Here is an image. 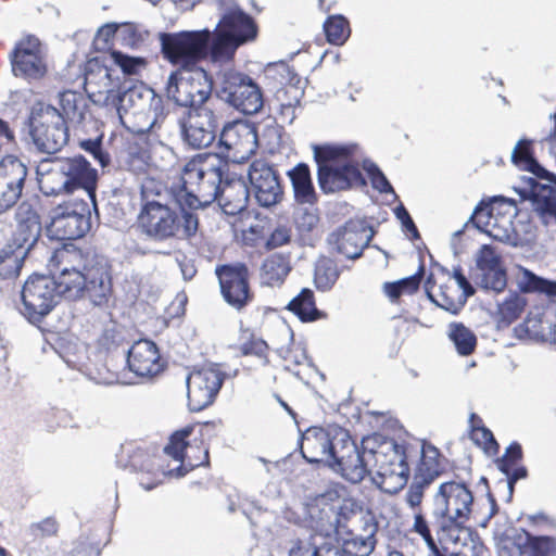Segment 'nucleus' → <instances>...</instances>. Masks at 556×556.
I'll return each mask as SVG.
<instances>
[{"instance_id": "nucleus-1", "label": "nucleus", "mask_w": 556, "mask_h": 556, "mask_svg": "<svg viewBox=\"0 0 556 556\" xmlns=\"http://www.w3.org/2000/svg\"><path fill=\"white\" fill-rule=\"evenodd\" d=\"M362 448L359 451L350 433L340 427L308 428L300 442L301 454L307 463H323L352 483L371 475L372 482L390 494L407 483L409 467L403 445L388 440L376 447V439L366 438Z\"/></svg>"}, {"instance_id": "nucleus-2", "label": "nucleus", "mask_w": 556, "mask_h": 556, "mask_svg": "<svg viewBox=\"0 0 556 556\" xmlns=\"http://www.w3.org/2000/svg\"><path fill=\"white\" fill-rule=\"evenodd\" d=\"M141 207L138 229L153 242L189 240L199 229V218L191 212L169 186L155 179H146L141 185Z\"/></svg>"}, {"instance_id": "nucleus-3", "label": "nucleus", "mask_w": 556, "mask_h": 556, "mask_svg": "<svg viewBox=\"0 0 556 556\" xmlns=\"http://www.w3.org/2000/svg\"><path fill=\"white\" fill-rule=\"evenodd\" d=\"M54 282L59 296L87 298L94 306L105 305L112 294L108 261L94 253H74L73 265L63 267Z\"/></svg>"}, {"instance_id": "nucleus-4", "label": "nucleus", "mask_w": 556, "mask_h": 556, "mask_svg": "<svg viewBox=\"0 0 556 556\" xmlns=\"http://www.w3.org/2000/svg\"><path fill=\"white\" fill-rule=\"evenodd\" d=\"M313 151L318 165V185L324 192L332 193L366 185L356 157L357 144L314 146Z\"/></svg>"}, {"instance_id": "nucleus-5", "label": "nucleus", "mask_w": 556, "mask_h": 556, "mask_svg": "<svg viewBox=\"0 0 556 556\" xmlns=\"http://www.w3.org/2000/svg\"><path fill=\"white\" fill-rule=\"evenodd\" d=\"M226 167L217 156L204 161L193 160L185 165L180 178L169 187L175 191V197L194 212L216 201L223 187Z\"/></svg>"}, {"instance_id": "nucleus-6", "label": "nucleus", "mask_w": 556, "mask_h": 556, "mask_svg": "<svg viewBox=\"0 0 556 556\" xmlns=\"http://www.w3.org/2000/svg\"><path fill=\"white\" fill-rule=\"evenodd\" d=\"M218 1L224 12L212 31L211 59L214 62L230 61L239 47L254 41L257 36L254 20L237 7L233 0Z\"/></svg>"}, {"instance_id": "nucleus-7", "label": "nucleus", "mask_w": 556, "mask_h": 556, "mask_svg": "<svg viewBox=\"0 0 556 556\" xmlns=\"http://www.w3.org/2000/svg\"><path fill=\"white\" fill-rule=\"evenodd\" d=\"M472 505L473 495L465 482L451 480L441 483L433 496L432 510L439 530L445 534L453 528L466 529Z\"/></svg>"}, {"instance_id": "nucleus-8", "label": "nucleus", "mask_w": 556, "mask_h": 556, "mask_svg": "<svg viewBox=\"0 0 556 556\" xmlns=\"http://www.w3.org/2000/svg\"><path fill=\"white\" fill-rule=\"evenodd\" d=\"M161 51L165 60L178 68H193L205 59L211 58L212 31L185 30L179 33H160Z\"/></svg>"}, {"instance_id": "nucleus-9", "label": "nucleus", "mask_w": 556, "mask_h": 556, "mask_svg": "<svg viewBox=\"0 0 556 556\" xmlns=\"http://www.w3.org/2000/svg\"><path fill=\"white\" fill-rule=\"evenodd\" d=\"M165 96L175 105L188 110L205 108L212 90L211 76L202 67L177 68L165 83Z\"/></svg>"}, {"instance_id": "nucleus-10", "label": "nucleus", "mask_w": 556, "mask_h": 556, "mask_svg": "<svg viewBox=\"0 0 556 556\" xmlns=\"http://www.w3.org/2000/svg\"><path fill=\"white\" fill-rule=\"evenodd\" d=\"M28 123L31 141L41 153L55 154L68 142L66 122L60 111L50 104H36Z\"/></svg>"}, {"instance_id": "nucleus-11", "label": "nucleus", "mask_w": 556, "mask_h": 556, "mask_svg": "<svg viewBox=\"0 0 556 556\" xmlns=\"http://www.w3.org/2000/svg\"><path fill=\"white\" fill-rule=\"evenodd\" d=\"M122 118L123 113L131 112L134 115H146L150 127L162 122L167 110L162 96L142 81L117 91L109 108Z\"/></svg>"}, {"instance_id": "nucleus-12", "label": "nucleus", "mask_w": 556, "mask_h": 556, "mask_svg": "<svg viewBox=\"0 0 556 556\" xmlns=\"http://www.w3.org/2000/svg\"><path fill=\"white\" fill-rule=\"evenodd\" d=\"M218 98L237 111L253 115L264 105L263 94L258 85L243 73L226 70L222 73Z\"/></svg>"}, {"instance_id": "nucleus-13", "label": "nucleus", "mask_w": 556, "mask_h": 556, "mask_svg": "<svg viewBox=\"0 0 556 556\" xmlns=\"http://www.w3.org/2000/svg\"><path fill=\"white\" fill-rule=\"evenodd\" d=\"M308 515L312 527L315 532L309 534H320L326 541L332 533L341 534L345 530L346 522L353 515V510L344 503L337 492H328L319 495L314 504L308 507Z\"/></svg>"}, {"instance_id": "nucleus-14", "label": "nucleus", "mask_w": 556, "mask_h": 556, "mask_svg": "<svg viewBox=\"0 0 556 556\" xmlns=\"http://www.w3.org/2000/svg\"><path fill=\"white\" fill-rule=\"evenodd\" d=\"M91 202L71 199L53 208L50 231L59 240H76L91 228Z\"/></svg>"}, {"instance_id": "nucleus-15", "label": "nucleus", "mask_w": 556, "mask_h": 556, "mask_svg": "<svg viewBox=\"0 0 556 556\" xmlns=\"http://www.w3.org/2000/svg\"><path fill=\"white\" fill-rule=\"evenodd\" d=\"M23 315L33 324L40 323L55 306L59 296L54 277L34 275L29 277L21 292Z\"/></svg>"}, {"instance_id": "nucleus-16", "label": "nucleus", "mask_w": 556, "mask_h": 556, "mask_svg": "<svg viewBox=\"0 0 556 556\" xmlns=\"http://www.w3.org/2000/svg\"><path fill=\"white\" fill-rule=\"evenodd\" d=\"M258 140L253 125L245 122L228 123L219 136L220 154L232 163H243L256 152Z\"/></svg>"}, {"instance_id": "nucleus-17", "label": "nucleus", "mask_w": 556, "mask_h": 556, "mask_svg": "<svg viewBox=\"0 0 556 556\" xmlns=\"http://www.w3.org/2000/svg\"><path fill=\"white\" fill-rule=\"evenodd\" d=\"M182 140L190 147L202 149L211 146L219 126V119L208 106L188 110L178 119Z\"/></svg>"}, {"instance_id": "nucleus-18", "label": "nucleus", "mask_w": 556, "mask_h": 556, "mask_svg": "<svg viewBox=\"0 0 556 556\" xmlns=\"http://www.w3.org/2000/svg\"><path fill=\"white\" fill-rule=\"evenodd\" d=\"M16 229L5 244L28 258H36L46 250L45 243L40 242L41 223L38 214L28 203H22L16 211Z\"/></svg>"}, {"instance_id": "nucleus-19", "label": "nucleus", "mask_w": 556, "mask_h": 556, "mask_svg": "<svg viewBox=\"0 0 556 556\" xmlns=\"http://www.w3.org/2000/svg\"><path fill=\"white\" fill-rule=\"evenodd\" d=\"M483 212L484 210L477 208L469 220H473L475 215H478L477 227L480 228V223H483L484 232L491 238L511 247L519 245L520 239L513 223L517 214V207L513 201H495L486 212V219L481 222Z\"/></svg>"}, {"instance_id": "nucleus-20", "label": "nucleus", "mask_w": 556, "mask_h": 556, "mask_svg": "<svg viewBox=\"0 0 556 556\" xmlns=\"http://www.w3.org/2000/svg\"><path fill=\"white\" fill-rule=\"evenodd\" d=\"M225 379L218 365H208L197 369L187 377L188 406L200 412L210 406L218 394Z\"/></svg>"}, {"instance_id": "nucleus-21", "label": "nucleus", "mask_w": 556, "mask_h": 556, "mask_svg": "<svg viewBox=\"0 0 556 556\" xmlns=\"http://www.w3.org/2000/svg\"><path fill=\"white\" fill-rule=\"evenodd\" d=\"M113 70L105 64V58H92L85 71V90L97 105L110 108L112 99L118 91V79L112 77Z\"/></svg>"}, {"instance_id": "nucleus-22", "label": "nucleus", "mask_w": 556, "mask_h": 556, "mask_svg": "<svg viewBox=\"0 0 556 556\" xmlns=\"http://www.w3.org/2000/svg\"><path fill=\"white\" fill-rule=\"evenodd\" d=\"M251 191L261 206L270 207L283 198L278 172L263 160L254 161L248 170Z\"/></svg>"}, {"instance_id": "nucleus-23", "label": "nucleus", "mask_w": 556, "mask_h": 556, "mask_svg": "<svg viewBox=\"0 0 556 556\" xmlns=\"http://www.w3.org/2000/svg\"><path fill=\"white\" fill-rule=\"evenodd\" d=\"M216 276L222 295L228 305L240 311L252 301L249 270L244 264L218 266Z\"/></svg>"}, {"instance_id": "nucleus-24", "label": "nucleus", "mask_w": 556, "mask_h": 556, "mask_svg": "<svg viewBox=\"0 0 556 556\" xmlns=\"http://www.w3.org/2000/svg\"><path fill=\"white\" fill-rule=\"evenodd\" d=\"M12 72L25 79H39L47 72L45 49L35 36L18 41L11 54Z\"/></svg>"}, {"instance_id": "nucleus-25", "label": "nucleus", "mask_w": 556, "mask_h": 556, "mask_svg": "<svg viewBox=\"0 0 556 556\" xmlns=\"http://www.w3.org/2000/svg\"><path fill=\"white\" fill-rule=\"evenodd\" d=\"M476 276L482 289L501 293L507 286V274L501 254L490 244L476 252Z\"/></svg>"}, {"instance_id": "nucleus-26", "label": "nucleus", "mask_w": 556, "mask_h": 556, "mask_svg": "<svg viewBox=\"0 0 556 556\" xmlns=\"http://www.w3.org/2000/svg\"><path fill=\"white\" fill-rule=\"evenodd\" d=\"M371 237L370 231L362 223L351 220L331 232L327 242L332 252L342 254L350 260H356L361 257Z\"/></svg>"}, {"instance_id": "nucleus-27", "label": "nucleus", "mask_w": 556, "mask_h": 556, "mask_svg": "<svg viewBox=\"0 0 556 556\" xmlns=\"http://www.w3.org/2000/svg\"><path fill=\"white\" fill-rule=\"evenodd\" d=\"M27 167L15 157L0 163V215L12 208L22 195Z\"/></svg>"}, {"instance_id": "nucleus-28", "label": "nucleus", "mask_w": 556, "mask_h": 556, "mask_svg": "<svg viewBox=\"0 0 556 556\" xmlns=\"http://www.w3.org/2000/svg\"><path fill=\"white\" fill-rule=\"evenodd\" d=\"M61 167L64 172L65 179L67 180L71 192L75 190H84L92 204L94 211H97L96 203V188L98 174L94 168L90 166V163L81 155L59 159Z\"/></svg>"}, {"instance_id": "nucleus-29", "label": "nucleus", "mask_w": 556, "mask_h": 556, "mask_svg": "<svg viewBox=\"0 0 556 556\" xmlns=\"http://www.w3.org/2000/svg\"><path fill=\"white\" fill-rule=\"evenodd\" d=\"M126 363L131 372L141 378H151L163 370L161 356L156 344L150 340H139L129 350Z\"/></svg>"}, {"instance_id": "nucleus-30", "label": "nucleus", "mask_w": 556, "mask_h": 556, "mask_svg": "<svg viewBox=\"0 0 556 556\" xmlns=\"http://www.w3.org/2000/svg\"><path fill=\"white\" fill-rule=\"evenodd\" d=\"M532 212L545 226H556V186L529 178Z\"/></svg>"}, {"instance_id": "nucleus-31", "label": "nucleus", "mask_w": 556, "mask_h": 556, "mask_svg": "<svg viewBox=\"0 0 556 556\" xmlns=\"http://www.w3.org/2000/svg\"><path fill=\"white\" fill-rule=\"evenodd\" d=\"M39 190L47 197L72 193L58 157L43 159L36 168Z\"/></svg>"}, {"instance_id": "nucleus-32", "label": "nucleus", "mask_w": 556, "mask_h": 556, "mask_svg": "<svg viewBox=\"0 0 556 556\" xmlns=\"http://www.w3.org/2000/svg\"><path fill=\"white\" fill-rule=\"evenodd\" d=\"M376 533L377 525L366 523L361 533L341 531L338 540L348 556H369L377 543Z\"/></svg>"}, {"instance_id": "nucleus-33", "label": "nucleus", "mask_w": 556, "mask_h": 556, "mask_svg": "<svg viewBox=\"0 0 556 556\" xmlns=\"http://www.w3.org/2000/svg\"><path fill=\"white\" fill-rule=\"evenodd\" d=\"M249 195L250 190L247 185L238 179L226 181L216 200L225 214L235 216L247 208Z\"/></svg>"}, {"instance_id": "nucleus-34", "label": "nucleus", "mask_w": 556, "mask_h": 556, "mask_svg": "<svg viewBox=\"0 0 556 556\" xmlns=\"http://www.w3.org/2000/svg\"><path fill=\"white\" fill-rule=\"evenodd\" d=\"M511 161L518 166L532 173L535 177H531L543 185L556 186V175L545 169L534 160L530 153L529 142L519 140L511 152Z\"/></svg>"}, {"instance_id": "nucleus-35", "label": "nucleus", "mask_w": 556, "mask_h": 556, "mask_svg": "<svg viewBox=\"0 0 556 556\" xmlns=\"http://www.w3.org/2000/svg\"><path fill=\"white\" fill-rule=\"evenodd\" d=\"M295 200L301 204H313L317 197L313 186L309 167L300 163L288 173Z\"/></svg>"}, {"instance_id": "nucleus-36", "label": "nucleus", "mask_w": 556, "mask_h": 556, "mask_svg": "<svg viewBox=\"0 0 556 556\" xmlns=\"http://www.w3.org/2000/svg\"><path fill=\"white\" fill-rule=\"evenodd\" d=\"M519 338L548 340L553 336L552 323L540 311L530 312L525 321L515 328Z\"/></svg>"}, {"instance_id": "nucleus-37", "label": "nucleus", "mask_w": 556, "mask_h": 556, "mask_svg": "<svg viewBox=\"0 0 556 556\" xmlns=\"http://www.w3.org/2000/svg\"><path fill=\"white\" fill-rule=\"evenodd\" d=\"M191 433L190 428L176 431L169 440V443L164 447V452L172 456L176 460L185 462L188 460V465L193 468L208 463V451L204 448L203 459L199 462H192L189 451L192 448L191 445L186 443V438Z\"/></svg>"}, {"instance_id": "nucleus-38", "label": "nucleus", "mask_w": 556, "mask_h": 556, "mask_svg": "<svg viewBox=\"0 0 556 556\" xmlns=\"http://www.w3.org/2000/svg\"><path fill=\"white\" fill-rule=\"evenodd\" d=\"M446 538L458 548H455L453 556H488V549L483 543L471 535L468 528H453L452 532L445 533Z\"/></svg>"}, {"instance_id": "nucleus-39", "label": "nucleus", "mask_w": 556, "mask_h": 556, "mask_svg": "<svg viewBox=\"0 0 556 556\" xmlns=\"http://www.w3.org/2000/svg\"><path fill=\"white\" fill-rule=\"evenodd\" d=\"M517 283L525 293H541L547 296H556V280L540 277L528 268H520Z\"/></svg>"}, {"instance_id": "nucleus-40", "label": "nucleus", "mask_w": 556, "mask_h": 556, "mask_svg": "<svg viewBox=\"0 0 556 556\" xmlns=\"http://www.w3.org/2000/svg\"><path fill=\"white\" fill-rule=\"evenodd\" d=\"M439 450L432 445H424L421 451L420 464L417 467L414 476L418 481L424 484H431L442 472L439 463Z\"/></svg>"}, {"instance_id": "nucleus-41", "label": "nucleus", "mask_w": 556, "mask_h": 556, "mask_svg": "<svg viewBox=\"0 0 556 556\" xmlns=\"http://www.w3.org/2000/svg\"><path fill=\"white\" fill-rule=\"evenodd\" d=\"M59 103L62 110L60 114L63 116L64 122L80 123L84 119L87 102L81 93L71 90L61 92Z\"/></svg>"}, {"instance_id": "nucleus-42", "label": "nucleus", "mask_w": 556, "mask_h": 556, "mask_svg": "<svg viewBox=\"0 0 556 556\" xmlns=\"http://www.w3.org/2000/svg\"><path fill=\"white\" fill-rule=\"evenodd\" d=\"M290 271V266L282 255L267 257L261 268L262 283L267 286L280 285Z\"/></svg>"}, {"instance_id": "nucleus-43", "label": "nucleus", "mask_w": 556, "mask_h": 556, "mask_svg": "<svg viewBox=\"0 0 556 556\" xmlns=\"http://www.w3.org/2000/svg\"><path fill=\"white\" fill-rule=\"evenodd\" d=\"M340 276L337 263L327 256H320L315 263L314 282L318 290L329 291Z\"/></svg>"}, {"instance_id": "nucleus-44", "label": "nucleus", "mask_w": 556, "mask_h": 556, "mask_svg": "<svg viewBox=\"0 0 556 556\" xmlns=\"http://www.w3.org/2000/svg\"><path fill=\"white\" fill-rule=\"evenodd\" d=\"M287 308L293 312L302 321H314L321 315L315 305L313 291L307 288L293 298Z\"/></svg>"}, {"instance_id": "nucleus-45", "label": "nucleus", "mask_w": 556, "mask_h": 556, "mask_svg": "<svg viewBox=\"0 0 556 556\" xmlns=\"http://www.w3.org/2000/svg\"><path fill=\"white\" fill-rule=\"evenodd\" d=\"M28 260L21 251H16L11 245L4 244L0 249V278L14 279L20 275L24 262Z\"/></svg>"}, {"instance_id": "nucleus-46", "label": "nucleus", "mask_w": 556, "mask_h": 556, "mask_svg": "<svg viewBox=\"0 0 556 556\" xmlns=\"http://www.w3.org/2000/svg\"><path fill=\"white\" fill-rule=\"evenodd\" d=\"M448 338L454 343L458 354L470 355L477 345L476 334L460 323H452L448 326Z\"/></svg>"}, {"instance_id": "nucleus-47", "label": "nucleus", "mask_w": 556, "mask_h": 556, "mask_svg": "<svg viewBox=\"0 0 556 556\" xmlns=\"http://www.w3.org/2000/svg\"><path fill=\"white\" fill-rule=\"evenodd\" d=\"M301 96L302 91L293 86L277 92V99L281 101L278 117L281 123L292 124L295 119V108L300 104Z\"/></svg>"}, {"instance_id": "nucleus-48", "label": "nucleus", "mask_w": 556, "mask_h": 556, "mask_svg": "<svg viewBox=\"0 0 556 556\" xmlns=\"http://www.w3.org/2000/svg\"><path fill=\"white\" fill-rule=\"evenodd\" d=\"M323 544V535L308 533L291 541L288 556H319Z\"/></svg>"}, {"instance_id": "nucleus-49", "label": "nucleus", "mask_w": 556, "mask_h": 556, "mask_svg": "<svg viewBox=\"0 0 556 556\" xmlns=\"http://www.w3.org/2000/svg\"><path fill=\"white\" fill-rule=\"evenodd\" d=\"M149 37V31L139 24L123 23L117 25V40L125 47L139 48Z\"/></svg>"}, {"instance_id": "nucleus-50", "label": "nucleus", "mask_w": 556, "mask_h": 556, "mask_svg": "<svg viewBox=\"0 0 556 556\" xmlns=\"http://www.w3.org/2000/svg\"><path fill=\"white\" fill-rule=\"evenodd\" d=\"M327 40L332 45H343L350 36L348 20L342 15H332L324 23Z\"/></svg>"}, {"instance_id": "nucleus-51", "label": "nucleus", "mask_w": 556, "mask_h": 556, "mask_svg": "<svg viewBox=\"0 0 556 556\" xmlns=\"http://www.w3.org/2000/svg\"><path fill=\"white\" fill-rule=\"evenodd\" d=\"M526 299L517 292H510L504 301L497 304L501 320L510 324L516 320L526 307Z\"/></svg>"}, {"instance_id": "nucleus-52", "label": "nucleus", "mask_w": 556, "mask_h": 556, "mask_svg": "<svg viewBox=\"0 0 556 556\" xmlns=\"http://www.w3.org/2000/svg\"><path fill=\"white\" fill-rule=\"evenodd\" d=\"M109 59L126 75H138L147 66L144 58L130 56L116 50L110 53Z\"/></svg>"}, {"instance_id": "nucleus-53", "label": "nucleus", "mask_w": 556, "mask_h": 556, "mask_svg": "<svg viewBox=\"0 0 556 556\" xmlns=\"http://www.w3.org/2000/svg\"><path fill=\"white\" fill-rule=\"evenodd\" d=\"M421 275L416 274L395 282H386L383 285L384 293L392 300H397L402 294L415 292L420 283Z\"/></svg>"}, {"instance_id": "nucleus-54", "label": "nucleus", "mask_w": 556, "mask_h": 556, "mask_svg": "<svg viewBox=\"0 0 556 556\" xmlns=\"http://www.w3.org/2000/svg\"><path fill=\"white\" fill-rule=\"evenodd\" d=\"M530 556H556V536L527 533Z\"/></svg>"}, {"instance_id": "nucleus-55", "label": "nucleus", "mask_w": 556, "mask_h": 556, "mask_svg": "<svg viewBox=\"0 0 556 556\" xmlns=\"http://www.w3.org/2000/svg\"><path fill=\"white\" fill-rule=\"evenodd\" d=\"M431 279L428 278L426 281V291L428 294V298L439 307L443 308L444 311L451 313V314H457L462 307L465 304L466 299H455L447 294L446 290L447 288H440V292L438 295H433L430 292L429 285Z\"/></svg>"}, {"instance_id": "nucleus-56", "label": "nucleus", "mask_w": 556, "mask_h": 556, "mask_svg": "<svg viewBox=\"0 0 556 556\" xmlns=\"http://www.w3.org/2000/svg\"><path fill=\"white\" fill-rule=\"evenodd\" d=\"M59 525L52 517H47L38 522H33L28 527V533L35 540L53 536L58 533Z\"/></svg>"}, {"instance_id": "nucleus-57", "label": "nucleus", "mask_w": 556, "mask_h": 556, "mask_svg": "<svg viewBox=\"0 0 556 556\" xmlns=\"http://www.w3.org/2000/svg\"><path fill=\"white\" fill-rule=\"evenodd\" d=\"M113 38L117 39V24H106L99 28L93 39L96 50H110Z\"/></svg>"}, {"instance_id": "nucleus-58", "label": "nucleus", "mask_w": 556, "mask_h": 556, "mask_svg": "<svg viewBox=\"0 0 556 556\" xmlns=\"http://www.w3.org/2000/svg\"><path fill=\"white\" fill-rule=\"evenodd\" d=\"M244 339L247 340L241 342L239 346L241 353L243 355H255L258 357L264 356L268 349L267 343L260 338H255L249 332H244Z\"/></svg>"}, {"instance_id": "nucleus-59", "label": "nucleus", "mask_w": 556, "mask_h": 556, "mask_svg": "<svg viewBox=\"0 0 556 556\" xmlns=\"http://www.w3.org/2000/svg\"><path fill=\"white\" fill-rule=\"evenodd\" d=\"M505 479L497 482L496 488L507 491V501H510L514 493L515 483L527 476V469L525 467L515 468L510 466L509 473H504Z\"/></svg>"}, {"instance_id": "nucleus-60", "label": "nucleus", "mask_w": 556, "mask_h": 556, "mask_svg": "<svg viewBox=\"0 0 556 556\" xmlns=\"http://www.w3.org/2000/svg\"><path fill=\"white\" fill-rule=\"evenodd\" d=\"M81 149L90 153L96 162L102 167H105L110 163V155L103 151L101 139L84 140L80 142Z\"/></svg>"}, {"instance_id": "nucleus-61", "label": "nucleus", "mask_w": 556, "mask_h": 556, "mask_svg": "<svg viewBox=\"0 0 556 556\" xmlns=\"http://www.w3.org/2000/svg\"><path fill=\"white\" fill-rule=\"evenodd\" d=\"M522 457V450L518 443H511L504 454V456L497 460V467L503 473H509L510 466H515L516 463Z\"/></svg>"}, {"instance_id": "nucleus-62", "label": "nucleus", "mask_w": 556, "mask_h": 556, "mask_svg": "<svg viewBox=\"0 0 556 556\" xmlns=\"http://www.w3.org/2000/svg\"><path fill=\"white\" fill-rule=\"evenodd\" d=\"M370 179L372 188L378 190L381 193H392L394 194V190L384 176V174L379 169V167L375 164H370L369 167H366Z\"/></svg>"}, {"instance_id": "nucleus-63", "label": "nucleus", "mask_w": 556, "mask_h": 556, "mask_svg": "<svg viewBox=\"0 0 556 556\" xmlns=\"http://www.w3.org/2000/svg\"><path fill=\"white\" fill-rule=\"evenodd\" d=\"M430 484H424L422 481H418L417 479L414 478L405 495L406 503L412 508L418 507L421 504L425 489Z\"/></svg>"}, {"instance_id": "nucleus-64", "label": "nucleus", "mask_w": 556, "mask_h": 556, "mask_svg": "<svg viewBox=\"0 0 556 556\" xmlns=\"http://www.w3.org/2000/svg\"><path fill=\"white\" fill-rule=\"evenodd\" d=\"M123 339V334L118 330L117 326L112 324L104 328L103 333L100 338V343L105 349L111 350L114 346H118Z\"/></svg>"}]
</instances>
